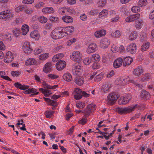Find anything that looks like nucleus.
<instances>
[{
	"mask_svg": "<svg viewBox=\"0 0 154 154\" xmlns=\"http://www.w3.org/2000/svg\"><path fill=\"white\" fill-rule=\"evenodd\" d=\"M137 105H133L126 107H117L116 110L120 114H126L132 112L137 107Z\"/></svg>",
	"mask_w": 154,
	"mask_h": 154,
	"instance_id": "obj_1",
	"label": "nucleus"
},
{
	"mask_svg": "<svg viewBox=\"0 0 154 154\" xmlns=\"http://www.w3.org/2000/svg\"><path fill=\"white\" fill-rule=\"evenodd\" d=\"M14 15L10 10L2 11L0 12V19L5 20H10L13 17Z\"/></svg>",
	"mask_w": 154,
	"mask_h": 154,
	"instance_id": "obj_2",
	"label": "nucleus"
},
{
	"mask_svg": "<svg viewBox=\"0 0 154 154\" xmlns=\"http://www.w3.org/2000/svg\"><path fill=\"white\" fill-rule=\"evenodd\" d=\"M119 97L120 95L115 92L110 93L107 97V101L108 104L113 105Z\"/></svg>",
	"mask_w": 154,
	"mask_h": 154,
	"instance_id": "obj_3",
	"label": "nucleus"
},
{
	"mask_svg": "<svg viewBox=\"0 0 154 154\" xmlns=\"http://www.w3.org/2000/svg\"><path fill=\"white\" fill-rule=\"evenodd\" d=\"M50 36L54 39H58L63 37L60 27H58L52 30L50 34Z\"/></svg>",
	"mask_w": 154,
	"mask_h": 154,
	"instance_id": "obj_4",
	"label": "nucleus"
},
{
	"mask_svg": "<svg viewBox=\"0 0 154 154\" xmlns=\"http://www.w3.org/2000/svg\"><path fill=\"white\" fill-rule=\"evenodd\" d=\"M82 57V54L77 51L73 52L70 56V57L72 60L78 63H79L81 61Z\"/></svg>",
	"mask_w": 154,
	"mask_h": 154,
	"instance_id": "obj_5",
	"label": "nucleus"
},
{
	"mask_svg": "<svg viewBox=\"0 0 154 154\" xmlns=\"http://www.w3.org/2000/svg\"><path fill=\"white\" fill-rule=\"evenodd\" d=\"M95 109L96 105L94 104H90L87 106L83 110V112L85 114L86 117H88L92 114Z\"/></svg>",
	"mask_w": 154,
	"mask_h": 154,
	"instance_id": "obj_6",
	"label": "nucleus"
},
{
	"mask_svg": "<svg viewBox=\"0 0 154 154\" xmlns=\"http://www.w3.org/2000/svg\"><path fill=\"white\" fill-rule=\"evenodd\" d=\"M60 27L63 37L70 35L74 30V27L72 26Z\"/></svg>",
	"mask_w": 154,
	"mask_h": 154,
	"instance_id": "obj_7",
	"label": "nucleus"
},
{
	"mask_svg": "<svg viewBox=\"0 0 154 154\" xmlns=\"http://www.w3.org/2000/svg\"><path fill=\"white\" fill-rule=\"evenodd\" d=\"M82 66L81 65H74L72 69V72L74 75L79 76L81 75L83 72Z\"/></svg>",
	"mask_w": 154,
	"mask_h": 154,
	"instance_id": "obj_8",
	"label": "nucleus"
},
{
	"mask_svg": "<svg viewBox=\"0 0 154 154\" xmlns=\"http://www.w3.org/2000/svg\"><path fill=\"white\" fill-rule=\"evenodd\" d=\"M97 49V45L96 43H92L88 45L86 52L88 54H91L95 52Z\"/></svg>",
	"mask_w": 154,
	"mask_h": 154,
	"instance_id": "obj_9",
	"label": "nucleus"
},
{
	"mask_svg": "<svg viewBox=\"0 0 154 154\" xmlns=\"http://www.w3.org/2000/svg\"><path fill=\"white\" fill-rule=\"evenodd\" d=\"M22 49L25 53L27 54L30 53L33 51L29 42H26L23 43Z\"/></svg>",
	"mask_w": 154,
	"mask_h": 154,
	"instance_id": "obj_10",
	"label": "nucleus"
},
{
	"mask_svg": "<svg viewBox=\"0 0 154 154\" xmlns=\"http://www.w3.org/2000/svg\"><path fill=\"white\" fill-rule=\"evenodd\" d=\"M131 97L129 94H127L125 96H122L118 100V103L120 105H125L128 103L131 99Z\"/></svg>",
	"mask_w": 154,
	"mask_h": 154,
	"instance_id": "obj_11",
	"label": "nucleus"
},
{
	"mask_svg": "<svg viewBox=\"0 0 154 154\" xmlns=\"http://www.w3.org/2000/svg\"><path fill=\"white\" fill-rule=\"evenodd\" d=\"M137 48L136 44L132 42L127 46L126 50L127 52L132 54H134L136 53Z\"/></svg>",
	"mask_w": 154,
	"mask_h": 154,
	"instance_id": "obj_12",
	"label": "nucleus"
},
{
	"mask_svg": "<svg viewBox=\"0 0 154 154\" xmlns=\"http://www.w3.org/2000/svg\"><path fill=\"white\" fill-rule=\"evenodd\" d=\"M140 14L139 13L132 14L127 17L125 19V21L128 23L133 22L140 18Z\"/></svg>",
	"mask_w": 154,
	"mask_h": 154,
	"instance_id": "obj_13",
	"label": "nucleus"
},
{
	"mask_svg": "<svg viewBox=\"0 0 154 154\" xmlns=\"http://www.w3.org/2000/svg\"><path fill=\"white\" fill-rule=\"evenodd\" d=\"M14 59V56L12 53L10 51L6 53L4 55V61L5 63H11Z\"/></svg>",
	"mask_w": 154,
	"mask_h": 154,
	"instance_id": "obj_14",
	"label": "nucleus"
},
{
	"mask_svg": "<svg viewBox=\"0 0 154 154\" xmlns=\"http://www.w3.org/2000/svg\"><path fill=\"white\" fill-rule=\"evenodd\" d=\"M110 44V41L108 39L104 38L101 40L100 46L102 48L105 49L108 47Z\"/></svg>",
	"mask_w": 154,
	"mask_h": 154,
	"instance_id": "obj_15",
	"label": "nucleus"
},
{
	"mask_svg": "<svg viewBox=\"0 0 154 154\" xmlns=\"http://www.w3.org/2000/svg\"><path fill=\"white\" fill-rule=\"evenodd\" d=\"M0 37L3 41L8 42L11 41L12 38V34L9 33L2 34Z\"/></svg>",
	"mask_w": 154,
	"mask_h": 154,
	"instance_id": "obj_16",
	"label": "nucleus"
},
{
	"mask_svg": "<svg viewBox=\"0 0 154 154\" xmlns=\"http://www.w3.org/2000/svg\"><path fill=\"white\" fill-rule=\"evenodd\" d=\"M123 63V59L119 57L117 58L114 61L113 63V67L117 69L120 67Z\"/></svg>",
	"mask_w": 154,
	"mask_h": 154,
	"instance_id": "obj_17",
	"label": "nucleus"
},
{
	"mask_svg": "<svg viewBox=\"0 0 154 154\" xmlns=\"http://www.w3.org/2000/svg\"><path fill=\"white\" fill-rule=\"evenodd\" d=\"M73 94L75 99H80L82 97V91L80 89L76 88L74 90Z\"/></svg>",
	"mask_w": 154,
	"mask_h": 154,
	"instance_id": "obj_18",
	"label": "nucleus"
},
{
	"mask_svg": "<svg viewBox=\"0 0 154 154\" xmlns=\"http://www.w3.org/2000/svg\"><path fill=\"white\" fill-rule=\"evenodd\" d=\"M134 82V81L131 79L129 77L127 76L124 78L122 80L121 79L119 80V84L120 85H124L126 84H129L131 83H133Z\"/></svg>",
	"mask_w": 154,
	"mask_h": 154,
	"instance_id": "obj_19",
	"label": "nucleus"
},
{
	"mask_svg": "<svg viewBox=\"0 0 154 154\" xmlns=\"http://www.w3.org/2000/svg\"><path fill=\"white\" fill-rule=\"evenodd\" d=\"M66 65V62L64 61L60 60L56 63V69L58 70H62L64 68Z\"/></svg>",
	"mask_w": 154,
	"mask_h": 154,
	"instance_id": "obj_20",
	"label": "nucleus"
},
{
	"mask_svg": "<svg viewBox=\"0 0 154 154\" xmlns=\"http://www.w3.org/2000/svg\"><path fill=\"white\" fill-rule=\"evenodd\" d=\"M144 24V21L143 19L140 18L136 20L135 23V25L137 29H141Z\"/></svg>",
	"mask_w": 154,
	"mask_h": 154,
	"instance_id": "obj_21",
	"label": "nucleus"
},
{
	"mask_svg": "<svg viewBox=\"0 0 154 154\" xmlns=\"http://www.w3.org/2000/svg\"><path fill=\"white\" fill-rule=\"evenodd\" d=\"M143 72V69L142 67L138 66L134 69L133 71V74L135 76L138 77L142 74Z\"/></svg>",
	"mask_w": 154,
	"mask_h": 154,
	"instance_id": "obj_22",
	"label": "nucleus"
},
{
	"mask_svg": "<svg viewBox=\"0 0 154 154\" xmlns=\"http://www.w3.org/2000/svg\"><path fill=\"white\" fill-rule=\"evenodd\" d=\"M31 38L34 39L35 40H38L40 38V35L37 30H34L31 32L30 34Z\"/></svg>",
	"mask_w": 154,
	"mask_h": 154,
	"instance_id": "obj_23",
	"label": "nucleus"
},
{
	"mask_svg": "<svg viewBox=\"0 0 154 154\" xmlns=\"http://www.w3.org/2000/svg\"><path fill=\"white\" fill-rule=\"evenodd\" d=\"M106 33V31L104 29H101L96 31L94 34L96 38H99L104 36Z\"/></svg>",
	"mask_w": 154,
	"mask_h": 154,
	"instance_id": "obj_24",
	"label": "nucleus"
},
{
	"mask_svg": "<svg viewBox=\"0 0 154 154\" xmlns=\"http://www.w3.org/2000/svg\"><path fill=\"white\" fill-rule=\"evenodd\" d=\"M23 92L26 94H32L33 95H37L38 92L37 91L36 89L34 88H29L28 90L23 91Z\"/></svg>",
	"mask_w": 154,
	"mask_h": 154,
	"instance_id": "obj_25",
	"label": "nucleus"
},
{
	"mask_svg": "<svg viewBox=\"0 0 154 154\" xmlns=\"http://www.w3.org/2000/svg\"><path fill=\"white\" fill-rule=\"evenodd\" d=\"M52 69V65L51 63L48 62L44 65L43 71L45 73H48L50 72Z\"/></svg>",
	"mask_w": 154,
	"mask_h": 154,
	"instance_id": "obj_26",
	"label": "nucleus"
},
{
	"mask_svg": "<svg viewBox=\"0 0 154 154\" xmlns=\"http://www.w3.org/2000/svg\"><path fill=\"white\" fill-rule=\"evenodd\" d=\"M138 36V34L137 31H133L130 32L128 35V38L130 41L135 40Z\"/></svg>",
	"mask_w": 154,
	"mask_h": 154,
	"instance_id": "obj_27",
	"label": "nucleus"
},
{
	"mask_svg": "<svg viewBox=\"0 0 154 154\" xmlns=\"http://www.w3.org/2000/svg\"><path fill=\"white\" fill-rule=\"evenodd\" d=\"M14 85L17 88H18L21 90H23L24 91L28 90L29 88V86L27 85H22L18 82L15 83Z\"/></svg>",
	"mask_w": 154,
	"mask_h": 154,
	"instance_id": "obj_28",
	"label": "nucleus"
},
{
	"mask_svg": "<svg viewBox=\"0 0 154 154\" xmlns=\"http://www.w3.org/2000/svg\"><path fill=\"white\" fill-rule=\"evenodd\" d=\"M133 61V59L130 57H126L123 58V65L126 66L127 65H130Z\"/></svg>",
	"mask_w": 154,
	"mask_h": 154,
	"instance_id": "obj_29",
	"label": "nucleus"
},
{
	"mask_svg": "<svg viewBox=\"0 0 154 154\" xmlns=\"http://www.w3.org/2000/svg\"><path fill=\"white\" fill-rule=\"evenodd\" d=\"M36 63V60L33 58H30L27 59L25 62V64L26 66L35 65Z\"/></svg>",
	"mask_w": 154,
	"mask_h": 154,
	"instance_id": "obj_30",
	"label": "nucleus"
},
{
	"mask_svg": "<svg viewBox=\"0 0 154 154\" xmlns=\"http://www.w3.org/2000/svg\"><path fill=\"white\" fill-rule=\"evenodd\" d=\"M29 29V27L26 24H24L21 27V33L23 35H26Z\"/></svg>",
	"mask_w": 154,
	"mask_h": 154,
	"instance_id": "obj_31",
	"label": "nucleus"
},
{
	"mask_svg": "<svg viewBox=\"0 0 154 154\" xmlns=\"http://www.w3.org/2000/svg\"><path fill=\"white\" fill-rule=\"evenodd\" d=\"M152 78L151 75L149 73H145L143 74L141 77V79H139V81L141 82H144L147 81Z\"/></svg>",
	"mask_w": 154,
	"mask_h": 154,
	"instance_id": "obj_32",
	"label": "nucleus"
},
{
	"mask_svg": "<svg viewBox=\"0 0 154 154\" xmlns=\"http://www.w3.org/2000/svg\"><path fill=\"white\" fill-rule=\"evenodd\" d=\"M42 85L43 87L44 88H47L48 89H54L58 87V85H57L51 86L45 82H43Z\"/></svg>",
	"mask_w": 154,
	"mask_h": 154,
	"instance_id": "obj_33",
	"label": "nucleus"
},
{
	"mask_svg": "<svg viewBox=\"0 0 154 154\" xmlns=\"http://www.w3.org/2000/svg\"><path fill=\"white\" fill-rule=\"evenodd\" d=\"M141 97L143 99L147 100L150 97V95L147 91L145 90H142L141 94Z\"/></svg>",
	"mask_w": 154,
	"mask_h": 154,
	"instance_id": "obj_34",
	"label": "nucleus"
},
{
	"mask_svg": "<svg viewBox=\"0 0 154 154\" xmlns=\"http://www.w3.org/2000/svg\"><path fill=\"white\" fill-rule=\"evenodd\" d=\"M42 11L44 14H53L54 12V10L51 7H47L43 8Z\"/></svg>",
	"mask_w": 154,
	"mask_h": 154,
	"instance_id": "obj_35",
	"label": "nucleus"
},
{
	"mask_svg": "<svg viewBox=\"0 0 154 154\" xmlns=\"http://www.w3.org/2000/svg\"><path fill=\"white\" fill-rule=\"evenodd\" d=\"M111 85L109 83L107 82L103 84L102 87V91L104 92H108L109 91V89Z\"/></svg>",
	"mask_w": 154,
	"mask_h": 154,
	"instance_id": "obj_36",
	"label": "nucleus"
},
{
	"mask_svg": "<svg viewBox=\"0 0 154 154\" xmlns=\"http://www.w3.org/2000/svg\"><path fill=\"white\" fill-rule=\"evenodd\" d=\"M64 55L63 53L57 54L53 57L52 60L53 62H56L61 60L63 57Z\"/></svg>",
	"mask_w": 154,
	"mask_h": 154,
	"instance_id": "obj_37",
	"label": "nucleus"
},
{
	"mask_svg": "<svg viewBox=\"0 0 154 154\" xmlns=\"http://www.w3.org/2000/svg\"><path fill=\"white\" fill-rule=\"evenodd\" d=\"M63 79L66 82H70L72 80V75L69 73H66L64 74L63 76Z\"/></svg>",
	"mask_w": 154,
	"mask_h": 154,
	"instance_id": "obj_38",
	"label": "nucleus"
},
{
	"mask_svg": "<svg viewBox=\"0 0 154 154\" xmlns=\"http://www.w3.org/2000/svg\"><path fill=\"white\" fill-rule=\"evenodd\" d=\"M63 21L66 23H70L73 21L72 18L69 16H64L62 18Z\"/></svg>",
	"mask_w": 154,
	"mask_h": 154,
	"instance_id": "obj_39",
	"label": "nucleus"
},
{
	"mask_svg": "<svg viewBox=\"0 0 154 154\" xmlns=\"http://www.w3.org/2000/svg\"><path fill=\"white\" fill-rule=\"evenodd\" d=\"M39 90L46 97H49L52 93L51 91L45 89L44 88H39Z\"/></svg>",
	"mask_w": 154,
	"mask_h": 154,
	"instance_id": "obj_40",
	"label": "nucleus"
},
{
	"mask_svg": "<svg viewBox=\"0 0 154 154\" xmlns=\"http://www.w3.org/2000/svg\"><path fill=\"white\" fill-rule=\"evenodd\" d=\"M108 11L106 9H104L100 12L99 14V17L101 18H104L108 15Z\"/></svg>",
	"mask_w": 154,
	"mask_h": 154,
	"instance_id": "obj_41",
	"label": "nucleus"
},
{
	"mask_svg": "<svg viewBox=\"0 0 154 154\" xmlns=\"http://www.w3.org/2000/svg\"><path fill=\"white\" fill-rule=\"evenodd\" d=\"M92 59L94 62H99L101 59L100 57L99 54L95 53L91 55Z\"/></svg>",
	"mask_w": 154,
	"mask_h": 154,
	"instance_id": "obj_42",
	"label": "nucleus"
},
{
	"mask_svg": "<svg viewBox=\"0 0 154 154\" xmlns=\"http://www.w3.org/2000/svg\"><path fill=\"white\" fill-rule=\"evenodd\" d=\"M149 45L150 43L148 42L143 43L141 47V50L142 51L147 50L149 48Z\"/></svg>",
	"mask_w": 154,
	"mask_h": 154,
	"instance_id": "obj_43",
	"label": "nucleus"
},
{
	"mask_svg": "<svg viewBox=\"0 0 154 154\" xmlns=\"http://www.w3.org/2000/svg\"><path fill=\"white\" fill-rule=\"evenodd\" d=\"M49 56V54L47 53H43L40 54L38 57L39 59L42 61H44L48 58Z\"/></svg>",
	"mask_w": 154,
	"mask_h": 154,
	"instance_id": "obj_44",
	"label": "nucleus"
},
{
	"mask_svg": "<svg viewBox=\"0 0 154 154\" xmlns=\"http://www.w3.org/2000/svg\"><path fill=\"white\" fill-rule=\"evenodd\" d=\"M75 82L79 85H83L84 82V79L82 77H76L75 79Z\"/></svg>",
	"mask_w": 154,
	"mask_h": 154,
	"instance_id": "obj_45",
	"label": "nucleus"
},
{
	"mask_svg": "<svg viewBox=\"0 0 154 154\" xmlns=\"http://www.w3.org/2000/svg\"><path fill=\"white\" fill-rule=\"evenodd\" d=\"M111 35L113 38H119L121 35V32L119 30H116L115 32H113L111 33Z\"/></svg>",
	"mask_w": 154,
	"mask_h": 154,
	"instance_id": "obj_46",
	"label": "nucleus"
},
{
	"mask_svg": "<svg viewBox=\"0 0 154 154\" xmlns=\"http://www.w3.org/2000/svg\"><path fill=\"white\" fill-rule=\"evenodd\" d=\"M147 0H139L138 5L140 7H145L147 4Z\"/></svg>",
	"mask_w": 154,
	"mask_h": 154,
	"instance_id": "obj_47",
	"label": "nucleus"
},
{
	"mask_svg": "<svg viewBox=\"0 0 154 154\" xmlns=\"http://www.w3.org/2000/svg\"><path fill=\"white\" fill-rule=\"evenodd\" d=\"M91 59L88 57H85L83 60V63L86 65H88L91 63Z\"/></svg>",
	"mask_w": 154,
	"mask_h": 154,
	"instance_id": "obj_48",
	"label": "nucleus"
},
{
	"mask_svg": "<svg viewBox=\"0 0 154 154\" xmlns=\"http://www.w3.org/2000/svg\"><path fill=\"white\" fill-rule=\"evenodd\" d=\"M25 7L24 5H20L16 7L15 8V10L16 12L19 13L23 11L25 8Z\"/></svg>",
	"mask_w": 154,
	"mask_h": 154,
	"instance_id": "obj_49",
	"label": "nucleus"
},
{
	"mask_svg": "<svg viewBox=\"0 0 154 154\" xmlns=\"http://www.w3.org/2000/svg\"><path fill=\"white\" fill-rule=\"evenodd\" d=\"M44 100L49 105L52 106L56 105V102L55 101L51 100L48 98H44Z\"/></svg>",
	"mask_w": 154,
	"mask_h": 154,
	"instance_id": "obj_50",
	"label": "nucleus"
},
{
	"mask_svg": "<svg viewBox=\"0 0 154 154\" xmlns=\"http://www.w3.org/2000/svg\"><path fill=\"white\" fill-rule=\"evenodd\" d=\"M106 2V0H98L97 5L99 7H103L105 5Z\"/></svg>",
	"mask_w": 154,
	"mask_h": 154,
	"instance_id": "obj_51",
	"label": "nucleus"
},
{
	"mask_svg": "<svg viewBox=\"0 0 154 154\" xmlns=\"http://www.w3.org/2000/svg\"><path fill=\"white\" fill-rule=\"evenodd\" d=\"M115 130H113L112 132L110 133L108 132V134H104L103 135L104 137L106 140H109L112 137V134H114Z\"/></svg>",
	"mask_w": 154,
	"mask_h": 154,
	"instance_id": "obj_52",
	"label": "nucleus"
},
{
	"mask_svg": "<svg viewBox=\"0 0 154 154\" xmlns=\"http://www.w3.org/2000/svg\"><path fill=\"white\" fill-rule=\"evenodd\" d=\"M54 113L53 111L49 110L46 111L45 112V114L46 117L50 118L53 115Z\"/></svg>",
	"mask_w": 154,
	"mask_h": 154,
	"instance_id": "obj_53",
	"label": "nucleus"
},
{
	"mask_svg": "<svg viewBox=\"0 0 154 154\" xmlns=\"http://www.w3.org/2000/svg\"><path fill=\"white\" fill-rule=\"evenodd\" d=\"M140 8L139 6H134L131 8V11L134 13H137L140 11Z\"/></svg>",
	"mask_w": 154,
	"mask_h": 154,
	"instance_id": "obj_54",
	"label": "nucleus"
},
{
	"mask_svg": "<svg viewBox=\"0 0 154 154\" xmlns=\"http://www.w3.org/2000/svg\"><path fill=\"white\" fill-rule=\"evenodd\" d=\"M48 19L46 17H44L43 16H41L39 17V21L42 23H45L47 22Z\"/></svg>",
	"mask_w": 154,
	"mask_h": 154,
	"instance_id": "obj_55",
	"label": "nucleus"
},
{
	"mask_svg": "<svg viewBox=\"0 0 154 154\" xmlns=\"http://www.w3.org/2000/svg\"><path fill=\"white\" fill-rule=\"evenodd\" d=\"M87 119L86 118H83L79 121L78 123L80 124L83 125L87 123Z\"/></svg>",
	"mask_w": 154,
	"mask_h": 154,
	"instance_id": "obj_56",
	"label": "nucleus"
},
{
	"mask_svg": "<svg viewBox=\"0 0 154 154\" xmlns=\"http://www.w3.org/2000/svg\"><path fill=\"white\" fill-rule=\"evenodd\" d=\"M76 106L77 108L81 109L85 107V104L84 102L80 101L76 103Z\"/></svg>",
	"mask_w": 154,
	"mask_h": 154,
	"instance_id": "obj_57",
	"label": "nucleus"
},
{
	"mask_svg": "<svg viewBox=\"0 0 154 154\" xmlns=\"http://www.w3.org/2000/svg\"><path fill=\"white\" fill-rule=\"evenodd\" d=\"M43 51V49L42 48H36L33 51L34 54L35 55H38L41 54Z\"/></svg>",
	"mask_w": 154,
	"mask_h": 154,
	"instance_id": "obj_58",
	"label": "nucleus"
},
{
	"mask_svg": "<svg viewBox=\"0 0 154 154\" xmlns=\"http://www.w3.org/2000/svg\"><path fill=\"white\" fill-rule=\"evenodd\" d=\"M44 5V3L43 2H40L35 3L34 7L36 9H39L42 7Z\"/></svg>",
	"mask_w": 154,
	"mask_h": 154,
	"instance_id": "obj_59",
	"label": "nucleus"
},
{
	"mask_svg": "<svg viewBox=\"0 0 154 154\" xmlns=\"http://www.w3.org/2000/svg\"><path fill=\"white\" fill-rule=\"evenodd\" d=\"M98 62H94L92 65V67L93 69H99L100 68V66Z\"/></svg>",
	"mask_w": 154,
	"mask_h": 154,
	"instance_id": "obj_60",
	"label": "nucleus"
},
{
	"mask_svg": "<svg viewBox=\"0 0 154 154\" xmlns=\"http://www.w3.org/2000/svg\"><path fill=\"white\" fill-rule=\"evenodd\" d=\"M48 77L49 79H55L58 78L59 76L55 74L50 73L48 75Z\"/></svg>",
	"mask_w": 154,
	"mask_h": 154,
	"instance_id": "obj_61",
	"label": "nucleus"
},
{
	"mask_svg": "<svg viewBox=\"0 0 154 154\" xmlns=\"http://www.w3.org/2000/svg\"><path fill=\"white\" fill-rule=\"evenodd\" d=\"M97 74V72H93L90 76H88V77L85 78L86 80L88 82L90 81L94 77H95Z\"/></svg>",
	"mask_w": 154,
	"mask_h": 154,
	"instance_id": "obj_62",
	"label": "nucleus"
},
{
	"mask_svg": "<svg viewBox=\"0 0 154 154\" xmlns=\"http://www.w3.org/2000/svg\"><path fill=\"white\" fill-rule=\"evenodd\" d=\"M111 51L113 52H116L119 51V47L116 45H113L111 46Z\"/></svg>",
	"mask_w": 154,
	"mask_h": 154,
	"instance_id": "obj_63",
	"label": "nucleus"
},
{
	"mask_svg": "<svg viewBox=\"0 0 154 154\" xmlns=\"http://www.w3.org/2000/svg\"><path fill=\"white\" fill-rule=\"evenodd\" d=\"M103 78V75L100 74L96 75L94 78V81H100Z\"/></svg>",
	"mask_w": 154,
	"mask_h": 154,
	"instance_id": "obj_64",
	"label": "nucleus"
}]
</instances>
